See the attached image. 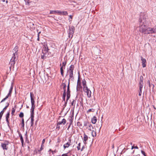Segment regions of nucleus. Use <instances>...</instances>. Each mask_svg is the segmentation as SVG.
<instances>
[{"label": "nucleus", "instance_id": "f257e3e1", "mask_svg": "<svg viewBox=\"0 0 156 156\" xmlns=\"http://www.w3.org/2000/svg\"><path fill=\"white\" fill-rule=\"evenodd\" d=\"M18 46H16L12 50V52H13L12 56L9 62V64L12 66H13L15 64L16 57L18 54Z\"/></svg>", "mask_w": 156, "mask_h": 156}, {"label": "nucleus", "instance_id": "f03ea898", "mask_svg": "<svg viewBox=\"0 0 156 156\" xmlns=\"http://www.w3.org/2000/svg\"><path fill=\"white\" fill-rule=\"evenodd\" d=\"M140 22V31L142 33L145 34V32L147 30V27L144 24V20H142L139 19Z\"/></svg>", "mask_w": 156, "mask_h": 156}, {"label": "nucleus", "instance_id": "7ed1b4c3", "mask_svg": "<svg viewBox=\"0 0 156 156\" xmlns=\"http://www.w3.org/2000/svg\"><path fill=\"white\" fill-rule=\"evenodd\" d=\"M74 67V65H71L67 71V72L69 73V80H74V77L73 76V70Z\"/></svg>", "mask_w": 156, "mask_h": 156}, {"label": "nucleus", "instance_id": "20e7f679", "mask_svg": "<svg viewBox=\"0 0 156 156\" xmlns=\"http://www.w3.org/2000/svg\"><path fill=\"white\" fill-rule=\"evenodd\" d=\"M156 32V28H154L148 27L147 28L145 34L155 33Z\"/></svg>", "mask_w": 156, "mask_h": 156}, {"label": "nucleus", "instance_id": "39448f33", "mask_svg": "<svg viewBox=\"0 0 156 156\" xmlns=\"http://www.w3.org/2000/svg\"><path fill=\"white\" fill-rule=\"evenodd\" d=\"M74 30L75 28L73 26H72L69 27L68 32L69 37V38L72 37L73 34L74 33Z\"/></svg>", "mask_w": 156, "mask_h": 156}, {"label": "nucleus", "instance_id": "423d86ee", "mask_svg": "<svg viewBox=\"0 0 156 156\" xmlns=\"http://www.w3.org/2000/svg\"><path fill=\"white\" fill-rule=\"evenodd\" d=\"M34 95L33 92H30V97L31 98V108H35V105L34 104L35 101L34 99L33 98Z\"/></svg>", "mask_w": 156, "mask_h": 156}, {"label": "nucleus", "instance_id": "0eeeda50", "mask_svg": "<svg viewBox=\"0 0 156 156\" xmlns=\"http://www.w3.org/2000/svg\"><path fill=\"white\" fill-rule=\"evenodd\" d=\"M83 91L87 93V96L88 98H90L91 97V92L88 87L83 88Z\"/></svg>", "mask_w": 156, "mask_h": 156}, {"label": "nucleus", "instance_id": "6e6552de", "mask_svg": "<svg viewBox=\"0 0 156 156\" xmlns=\"http://www.w3.org/2000/svg\"><path fill=\"white\" fill-rule=\"evenodd\" d=\"M66 120L65 119H63L62 121H59L58 122L57 125V128L59 129L60 127V125L61 124L64 125L66 123Z\"/></svg>", "mask_w": 156, "mask_h": 156}, {"label": "nucleus", "instance_id": "1a4fd4ad", "mask_svg": "<svg viewBox=\"0 0 156 156\" xmlns=\"http://www.w3.org/2000/svg\"><path fill=\"white\" fill-rule=\"evenodd\" d=\"M66 64V61H64L63 62H62V66L60 68V71H61V75L63 76V67L64 68V69H65V66Z\"/></svg>", "mask_w": 156, "mask_h": 156}, {"label": "nucleus", "instance_id": "9d476101", "mask_svg": "<svg viewBox=\"0 0 156 156\" xmlns=\"http://www.w3.org/2000/svg\"><path fill=\"white\" fill-rule=\"evenodd\" d=\"M9 142L7 141H5L4 143H2L1 144V146L3 149L4 150L7 149V146L9 144Z\"/></svg>", "mask_w": 156, "mask_h": 156}, {"label": "nucleus", "instance_id": "9b49d317", "mask_svg": "<svg viewBox=\"0 0 156 156\" xmlns=\"http://www.w3.org/2000/svg\"><path fill=\"white\" fill-rule=\"evenodd\" d=\"M71 140L70 139H69L68 142L63 145V147L64 149L70 146L71 145Z\"/></svg>", "mask_w": 156, "mask_h": 156}, {"label": "nucleus", "instance_id": "f8f14e48", "mask_svg": "<svg viewBox=\"0 0 156 156\" xmlns=\"http://www.w3.org/2000/svg\"><path fill=\"white\" fill-rule=\"evenodd\" d=\"M141 60L142 61V65L143 68L146 66V60L145 58H144L142 57H141Z\"/></svg>", "mask_w": 156, "mask_h": 156}, {"label": "nucleus", "instance_id": "ddd939ff", "mask_svg": "<svg viewBox=\"0 0 156 156\" xmlns=\"http://www.w3.org/2000/svg\"><path fill=\"white\" fill-rule=\"evenodd\" d=\"M61 13V11L59 10H51L50 11V14H58L60 15Z\"/></svg>", "mask_w": 156, "mask_h": 156}, {"label": "nucleus", "instance_id": "4468645a", "mask_svg": "<svg viewBox=\"0 0 156 156\" xmlns=\"http://www.w3.org/2000/svg\"><path fill=\"white\" fill-rule=\"evenodd\" d=\"M44 48H43V49L42 51V53L44 54H46V53L48 52V46L46 45L44 46Z\"/></svg>", "mask_w": 156, "mask_h": 156}, {"label": "nucleus", "instance_id": "2eb2a0df", "mask_svg": "<svg viewBox=\"0 0 156 156\" xmlns=\"http://www.w3.org/2000/svg\"><path fill=\"white\" fill-rule=\"evenodd\" d=\"M81 82L80 80V77L79 76L78 80L77 82V90H78V88H81Z\"/></svg>", "mask_w": 156, "mask_h": 156}, {"label": "nucleus", "instance_id": "dca6fc26", "mask_svg": "<svg viewBox=\"0 0 156 156\" xmlns=\"http://www.w3.org/2000/svg\"><path fill=\"white\" fill-rule=\"evenodd\" d=\"M66 84L65 83H62L61 85V88L64 90V92H66Z\"/></svg>", "mask_w": 156, "mask_h": 156}, {"label": "nucleus", "instance_id": "f3484780", "mask_svg": "<svg viewBox=\"0 0 156 156\" xmlns=\"http://www.w3.org/2000/svg\"><path fill=\"white\" fill-rule=\"evenodd\" d=\"M10 115V112H8L6 115V122L7 123V124L8 126H9V116Z\"/></svg>", "mask_w": 156, "mask_h": 156}, {"label": "nucleus", "instance_id": "a211bd4d", "mask_svg": "<svg viewBox=\"0 0 156 156\" xmlns=\"http://www.w3.org/2000/svg\"><path fill=\"white\" fill-rule=\"evenodd\" d=\"M88 138V136L85 133H84L83 140L85 144H86V141L87 140Z\"/></svg>", "mask_w": 156, "mask_h": 156}, {"label": "nucleus", "instance_id": "6ab92c4d", "mask_svg": "<svg viewBox=\"0 0 156 156\" xmlns=\"http://www.w3.org/2000/svg\"><path fill=\"white\" fill-rule=\"evenodd\" d=\"M97 120L96 117L94 116L92 118L91 122L92 123L95 124L96 123Z\"/></svg>", "mask_w": 156, "mask_h": 156}, {"label": "nucleus", "instance_id": "aec40b11", "mask_svg": "<svg viewBox=\"0 0 156 156\" xmlns=\"http://www.w3.org/2000/svg\"><path fill=\"white\" fill-rule=\"evenodd\" d=\"M87 128L90 131H92L93 130L94 127L91 124H88V126H87Z\"/></svg>", "mask_w": 156, "mask_h": 156}, {"label": "nucleus", "instance_id": "412c9836", "mask_svg": "<svg viewBox=\"0 0 156 156\" xmlns=\"http://www.w3.org/2000/svg\"><path fill=\"white\" fill-rule=\"evenodd\" d=\"M12 93L9 92V93L7 94V95L6 96V97L3 98L1 101V102L2 103L4 101H5L10 96H11Z\"/></svg>", "mask_w": 156, "mask_h": 156}, {"label": "nucleus", "instance_id": "4be33fe9", "mask_svg": "<svg viewBox=\"0 0 156 156\" xmlns=\"http://www.w3.org/2000/svg\"><path fill=\"white\" fill-rule=\"evenodd\" d=\"M70 97V92H67V97H66V103H67V101L69 99Z\"/></svg>", "mask_w": 156, "mask_h": 156}, {"label": "nucleus", "instance_id": "5701e85b", "mask_svg": "<svg viewBox=\"0 0 156 156\" xmlns=\"http://www.w3.org/2000/svg\"><path fill=\"white\" fill-rule=\"evenodd\" d=\"M86 82L85 80L84 79L82 81V84L83 86V88H85V87H87V85H86Z\"/></svg>", "mask_w": 156, "mask_h": 156}, {"label": "nucleus", "instance_id": "b1692460", "mask_svg": "<svg viewBox=\"0 0 156 156\" xmlns=\"http://www.w3.org/2000/svg\"><path fill=\"white\" fill-rule=\"evenodd\" d=\"M35 108H31V116H34V109Z\"/></svg>", "mask_w": 156, "mask_h": 156}, {"label": "nucleus", "instance_id": "393cba45", "mask_svg": "<svg viewBox=\"0 0 156 156\" xmlns=\"http://www.w3.org/2000/svg\"><path fill=\"white\" fill-rule=\"evenodd\" d=\"M144 85V83L143 82H139V89L142 90V88L143 87Z\"/></svg>", "mask_w": 156, "mask_h": 156}, {"label": "nucleus", "instance_id": "a878e982", "mask_svg": "<svg viewBox=\"0 0 156 156\" xmlns=\"http://www.w3.org/2000/svg\"><path fill=\"white\" fill-rule=\"evenodd\" d=\"M20 137V140H21V143H22V146L23 147V142H24V141H23V136L21 134H20V135H19Z\"/></svg>", "mask_w": 156, "mask_h": 156}, {"label": "nucleus", "instance_id": "bb28decb", "mask_svg": "<svg viewBox=\"0 0 156 156\" xmlns=\"http://www.w3.org/2000/svg\"><path fill=\"white\" fill-rule=\"evenodd\" d=\"M68 15V13L67 11H61V14H60V15H65L66 16Z\"/></svg>", "mask_w": 156, "mask_h": 156}, {"label": "nucleus", "instance_id": "cd10ccee", "mask_svg": "<svg viewBox=\"0 0 156 156\" xmlns=\"http://www.w3.org/2000/svg\"><path fill=\"white\" fill-rule=\"evenodd\" d=\"M91 131H92L91 134H92V136L93 137H94L96 136V131H94V130H93Z\"/></svg>", "mask_w": 156, "mask_h": 156}, {"label": "nucleus", "instance_id": "c85d7f7f", "mask_svg": "<svg viewBox=\"0 0 156 156\" xmlns=\"http://www.w3.org/2000/svg\"><path fill=\"white\" fill-rule=\"evenodd\" d=\"M66 96V92H64L63 96H62V100L63 101H64L65 102V97Z\"/></svg>", "mask_w": 156, "mask_h": 156}, {"label": "nucleus", "instance_id": "c756f323", "mask_svg": "<svg viewBox=\"0 0 156 156\" xmlns=\"http://www.w3.org/2000/svg\"><path fill=\"white\" fill-rule=\"evenodd\" d=\"M4 112L2 111L0 113V123H1V120L2 119V115L4 113Z\"/></svg>", "mask_w": 156, "mask_h": 156}, {"label": "nucleus", "instance_id": "7c9ffc66", "mask_svg": "<svg viewBox=\"0 0 156 156\" xmlns=\"http://www.w3.org/2000/svg\"><path fill=\"white\" fill-rule=\"evenodd\" d=\"M69 81H70V80H69V82H68V85H67V92H70V90H69V83H70Z\"/></svg>", "mask_w": 156, "mask_h": 156}, {"label": "nucleus", "instance_id": "2f4dec72", "mask_svg": "<svg viewBox=\"0 0 156 156\" xmlns=\"http://www.w3.org/2000/svg\"><path fill=\"white\" fill-rule=\"evenodd\" d=\"M95 111V109H93V108H91V109H89V110H88L87 111V112L88 113H89L90 112H94Z\"/></svg>", "mask_w": 156, "mask_h": 156}, {"label": "nucleus", "instance_id": "473e14b6", "mask_svg": "<svg viewBox=\"0 0 156 156\" xmlns=\"http://www.w3.org/2000/svg\"><path fill=\"white\" fill-rule=\"evenodd\" d=\"M144 78L142 76H140V81L139 82H143Z\"/></svg>", "mask_w": 156, "mask_h": 156}, {"label": "nucleus", "instance_id": "72a5a7b5", "mask_svg": "<svg viewBox=\"0 0 156 156\" xmlns=\"http://www.w3.org/2000/svg\"><path fill=\"white\" fill-rule=\"evenodd\" d=\"M71 104L72 106H75V101L74 100H73L72 102H71Z\"/></svg>", "mask_w": 156, "mask_h": 156}, {"label": "nucleus", "instance_id": "f704fd0d", "mask_svg": "<svg viewBox=\"0 0 156 156\" xmlns=\"http://www.w3.org/2000/svg\"><path fill=\"white\" fill-rule=\"evenodd\" d=\"M80 144H81L80 143L78 144V145H77V148L78 150H80Z\"/></svg>", "mask_w": 156, "mask_h": 156}, {"label": "nucleus", "instance_id": "c9c22d12", "mask_svg": "<svg viewBox=\"0 0 156 156\" xmlns=\"http://www.w3.org/2000/svg\"><path fill=\"white\" fill-rule=\"evenodd\" d=\"M12 89H13V86H12V83L11 85V86L10 87V89L9 90V92L12 93Z\"/></svg>", "mask_w": 156, "mask_h": 156}, {"label": "nucleus", "instance_id": "e433bc0d", "mask_svg": "<svg viewBox=\"0 0 156 156\" xmlns=\"http://www.w3.org/2000/svg\"><path fill=\"white\" fill-rule=\"evenodd\" d=\"M24 114L23 113L21 112L20 113V115H19V116L20 118H22L23 117Z\"/></svg>", "mask_w": 156, "mask_h": 156}, {"label": "nucleus", "instance_id": "4c0bfd02", "mask_svg": "<svg viewBox=\"0 0 156 156\" xmlns=\"http://www.w3.org/2000/svg\"><path fill=\"white\" fill-rule=\"evenodd\" d=\"M44 147V145H43V144H42L41 145V147L40 148V149L39 150V151H41L43 149V147Z\"/></svg>", "mask_w": 156, "mask_h": 156}, {"label": "nucleus", "instance_id": "58836bf2", "mask_svg": "<svg viewBox=\"0 0 156 156\" xmlns=\"http://www.w3.org/2000/svg\"><path fill=\"white\" fill-rule=\"evenodd\" d=\"M30 0H25V1H26V5H30V2H29V1Z\"/></svg>", "mask_w": 156, "mask_h": 156}, {"label": "nucleus", "instance_id": "ea45409f", "mask_svg": "<svg viewBox=\"0 0 156 156\" xmlns=\"http://www.w3.org/2000/svg\"><path fill=\"white\" fill-rule=\"evenodd\" d=\"M22 127H24V120L23 119H22Z\"/></svg>", "mask_w": 156, "mask_h": 156}, {"label": "nucleus", "instance_id": "a19ab883", "mask_svg": "<svg viewBox=\"0 0 156 156\" xmlns=\"http://www.w3.org/2000/svg\"><path fill=\"white\" fill-rule=\"evenodd\" d=\"M15 109L14 108H13L12 109V115H13L14 112H15Z\"/></svg>", "mask_w": 156, "mask_h": 156}, {"label": "nucleus", "instance_id": "79ce46f5", "mask_svg": "<svg viewBox=\"0 0 156 156\" xmlns=\"http://www.w3.org/2000/svg\"><path fill=\"white\" fill-rule=\"evenodd\" d=\"M43 55H41V58L42 59H44L45 58V54H44L43 53Z\"/></svg>", "mask_w": 156, "mask_h": 156}, {"label": "nucleus", "instance_id": "37998d69", "mask_svg": "<svg viewBox=\"0 0 156 156\" xmlns=\"http://www.w3.org/2000/svg\"><path fill=\"white\" fill-rule=\"evenodd\" d=\"M133 148L138 149V147L137 146H133L132 147L131 149H133Z\"/></svg>", "mask_w": 156, "mask_h": 156}, {"label": "nucleus", "instance_id": "c03bdc74", "mask_svg": "<svg viewBox=\"0 0 156 156\" xmlns=\"http://www.w3.org/2000/svg\"><path fill=\"white\" fill-rule=\"evenodd\" d=\"M88 124H89V123L88 122H87L84 123V126H88Z\"/></svg>", "mask_w": 156, "mask_h": 156}, {"label": "nucleus", "instance_id": "a18cd8bd", "mask_svg": "<svg viewBox=\"0 0 156 156\" xmlns=\"http://www.w3.org/2000/svg\"><path fill=\"white\" fill-rule=\"evenodd\" d=\"M34 116H31V122H34Z\"/></svg>", "mask_w": 156, "mask_h": 156}, {"label": "nucleus", "instance_id": "49530a36", "mask_svg": "<svg viewBox=\"0 0 156 156\" xmlns=\"http://www.w3.org/2000/svg\"><path fill=\"white\" fill-rule=\"evenodd\" d=\"M140 91L139 93V95L141 96L142 93V90L139 89Z\"/></svg>", "mask_w": 156, "mask_h": 156}, {"label": "nucleus", "instance_id": "de8ad7c7", "mask_svg": "<svg viewBox=\"0 0 156 156\" xmlns=\"http://www.w3.org/2000/svg\"><path fill=\"white\" fill-rule=\"evenodd\" d=\"M141 152L142 153V154L144 155V156H146V154H145V152H144V151H141Z\"/></svg>", "mask_w": 156, "mask_h": 156}, {"label": "nucleus", "instance_id": "09e8293b", "mask_svg": "<svg viewBox=\"0 0 156 156\" xmlns=\"http://www.w3.org/2000/svg\"><path fill=\"white\" fill-rule=\"evenodd\" d=\"M147 83L149 85V87H151V85L150 81L149 80H148V81H147Z\"/></svg>", "mask_w": 156, "mask_h": 156}, {"label": "nucleus", "instance_id": "8fccbe9b", "mask_svg": "<svg viewBox=\"0 0 156 156\" xmlns=\"http://www.w3.org/2000/svg\"><path fill=\"white\" fill-rule=\"evenodd\" d=\"M8 107V106H6L5 107L3 108V110H2L4 112L6 109H7V108Z\"/></svg>", "mask_w": 156, "mask_h": 156}, {"label": "nucleus", "instance_id": "3c124183", "mask_svg": "<svg viewBox=\"0 0 156 156\" xmlns=\"http://www.w3.org/2000/svg\"><path fill=\"white\" fill-rule=\"evenodd\" d=\"M45 142V139H44L42 141V144L43 145L44 144V143Z\"/></svg>", "mask_w": 156, "mask_h": 156}, {"label": "nucleus", "instance_id": "603ef678", "mask_svg": "<svg viewBox=\"0 0 156 156\" xmlns=\"http://www.w3.org/2000/svg\"><path fill=\"white\" fill-rule=\"evenodd\" d=\"M84 146H83L81 148V151H82L83 149H84Z\"/></svg>", "mask_w": 156, "mask_h": 156}, {"label": "nucleus", "instance_id": "864d4df0", "mask_svg": "<svg viewBox=\"0 0 156 156\" xmlns=\"http://www.w3.org/2000/svg\"><path fill=\"white\" fill-rule=\"evenodd\" d=\"M34 125V122H31V126H33Z\"/></svg>", "mask_w": 156, "mask_h": 156}, {"label": "nucleus", "instance_id": "5fc2aeb1", "mask_svg": "<svg viewBox=\"0 0 156 156\" xmlns=\"http://www.w3.org/2000/svg\"><path fill=\"white\" fill-rule=\"evenodd\" d=\"M69 18L71 19H72V16L71 15L69 16Z\"/></svg>", "mask_w": 156, "mask_h": 156}, {"label": "nucleus", "instance_id": "6e6d98bb", "mask_svg": "<svg viewBox=\"0 0 156 156\" xmlns=\"http://www.w3.org/2000/svg\"><path fill=\"white\" fill-rule=\"evenodd\" d=\"M62 156H67V155L65 154H62Z\"/></svg>", "mask_w": 156, "mask_h": 156}, {"label": "nucleus", "instance_id": "4d7b16f0", "mask_svg": "<svg viewBox=\"0 0 156 156\" xmlns=\"http://www.w3.org/2000/svg\"><path fill=\"white\" fill-rule=\"evenodd\" d=\"M37 40L39 41V37H38L37 38Z\"/></svg>", "mask_w": 156, "mask_h": 156}, {"label": "nucleus", "instance_id": "13d9d810", "mask_svg": "<svg viewBox=\"0 0 156 156\" xmlns=\"http://www.w3.org/2000/svg\"><path fill=\"white\" fill-rule=\"evenodd\" d=\"M2 1L4 2H5V0H2Z\"/></svg>", "mask_w": 156, "mask_h": 156}, {"label": "nucleus", "instance_id": "bf43d9fd", "mask_svg": "<svg viewBox=\"0 0 156 156\" xmlns=\"http://www.w3.org/2000/svg\"><path fill=\"white\" fill-rule=\"evenodd\" d=\"M41 33V32L40 31V32H38V34H40V33Z\"/></svg>", "mask_w": 156, "mask_h": 156}, {"label": "nucleus", "instance_id": "052dcab7", "mask_svg": "<svg viewBox=\"0 0 156 156\" xmlns=\"http://www.w3.org/2000/svg\"><path fill=\"white\" fill-rule=\"evenodd\" d=\"M39 34H38V35H37L38 37H39Z\"/></svg>", "mask_w": 156, "mask_h": 156}, {"label": "nucleus", "instance_id": "680f3d73", "mask_svg": "<svg viewBox=\"0 0 156 156\" xmlns=\"http://www.w3.org/2000/svg\"><path fill=\"white\" fill-rule=\"evenodd\" d=\"M6 3H8V1H6Z\"/></svg>", "mask_w": 156, "mask_h": 156}, {"label": "nucleus", "instance_id": "e2e57ef3", "mask_svg": "<svg viewBox=\"0 0 156 156\" xmlns=\"http://www.w3.org/2000/svg\"><path fill=\"white\" fill-rule=\"evenodd\" d=\"M9 104L8 103V104L7 105V106H8V107L9 106Z\"/></svg>", "mask_w": 156, "mask_h": 156}, {"label": "nucleus", "instance_id": "0e129e2a", "mask_svg": "<svg viewBox=\"0 0 156 156\" xmlns=\"http://www.w3.org/2000/svg\"><path fill=\"white\" fill-rule=\"evenodd\" d=\"M51 151V149H50V150H49V151H50H50Z\"/></svg>", "mask_w": 156, "mask_h": 156}, {"label": "nucleus", "instance_id": "69168bd1", "mask_svg": "<svg viewBox=\"0 0 156 156\" xmlns=\"http://www.w3.org/2000/svg\"><path fill=\"white\" fill-rule=\"evenodd\" d=\"M51 152H52V153H53L54 152V151H51Z\"/></svg>", "mask_w": 156, "mask_h": 156}, {"label": "nucleus", "instance_id": "338daca9", "mask_svg": "<svg viewBox=\"0 0 156 156\" xmlns=\"http://www.w3.org/2000/svg\"><path fill=\"white\" fill-rule=\"evenodd\" d=\"M70 127V126H69L68 127V128H69Z\"/></svg>", "mask_w": 156, "mask_h": 156}, {"label": "nucleus", "instance_id": "774afa93", "mask_svg": "<svg viewBox=\"0 0 156 156\" xmlns=\"http://www.w3.org/2000/svg\"><path fill=\"white\" fill-rule=\"evenodd\" d=\"M101 127H100V129H101Z\"/></svg>", "mask_w": 156, "mask_h": 156}]
</instances>
